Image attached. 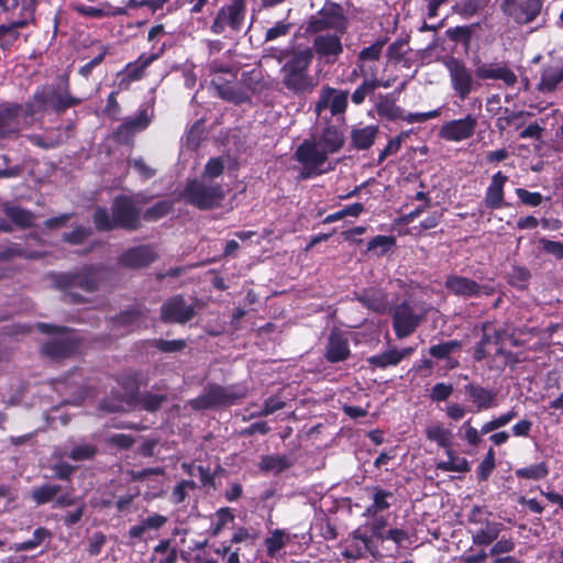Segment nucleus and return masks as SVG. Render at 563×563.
Here are the masks:
<instances>
[{"mask_svg": "<svg viewBox=\"0 0 563 563\" xmlns=\"http://www.w3.org/2000/svg\"><path fill=\"white\" fill-rule=\"evenodd\" d=\"M313 53L311 48L298 49L280 68L282 85L292 96L305 97L318 86L317 78L310 73Z\"/></svg>", "mask_w": 563, "mask_h": 563, "instance_id": "f257e3e1", "label": "nucleus"}, {"mask_svg": "<svg viewBox=\"0 0 563 563\" xmlns=\"http://www.w3.org/2000/svg\"><path fill=\"white\" fill-rule=\"evenodd\" d=\"M80 102L81 99L70 95L68 80L60 78L57 82L36 88L32 98L25 103V115L44 113L48 108L57 113H63Z\"/></svg>", "mask_w": 563, "mask_h": 563, "instance_id": "f03ea898", "label": "nucleus"}, {"mask_svg": "<svg viewBox=\"0 0 563 563\" xmlns=\"http://www.w3.org/2000/svg\"><path fill=\"white\" fill-rule=\"evenodd\" d=\"M110 214L104 208H97L93 213V222L99 231H109L114 228L136 230L140 227V209L135 200L129 196L115 197Z\"/></svg>", "mask_w": 563, "mask_h": 563, "instance_id": "7ed1b4c3", "label": "nucleus"}, {"mask_svg": "<svg viewBox=\"0 0 563 563\" xmlns=\"http://www.w3.org/2000/svg\"><path fill=\"white\" fill-rule=\"evenodd\" d=\"M124 395L119 397L114 395L112 398H106L100 402V409L107 412L128 411L135 408H141L146 411H156L165 401V396L152 393L137 395V386L134 382L119 383Z\"/></svg>", "mask_w": 563, "mask_h": 563, "instance_id": "20e7f679", "label": "nucleus"}, {"mask_svg": "<svg viewBox=\"0 0 563 563\" xmlns=\"http://www.w3.org/2000/svg\"><path fill=\"white\" fill-rule=\"evenodd\" d=\"M246 391V387L240 384L228 386L209 384L198 397L189 401V405L195 410L228 407L244 398Z\"/></svg>", "mask_w": 563, "mask_h": 563, "instance_id": "39448f33", "label": "nucleus"}, {"mask_svg": "<svg viewBox=\"0 0 563 563\" xmlns=\"http://www.w3.org/2000/svg\"><path fill=\"white\" fill-rule=\"evenodd\" d=\"M224 197L225 192L220 184L206 179L190 180L184 190L185 201L201 210L221 206Z\"/></svg>", "mask_w": 563, "mask_h": 563, "instance_id": "423d86ee", "label": "nucleus"}, {"mask_svg": "<svg viewBox=\"0 0 563 563\" xmlns=\"http://www.w3.org/2000/svg\"><path fill=\"white\" fill-rule=\"evenodd\" d=\"M37 329L44 333H56L57 336L49 340L42 347L43 354L58 360L73 354L78 347L76 334L67 329H60L48 323H38Z\"/></svg>", "mask_w": 563, "mask_h": 563, "instance_id": "0eeeda50", "label": "nucleus"}, {"mask_svg": "<svg viewBox=\"0 0 563 563\" xmlns=\"http://www.w3.org/2000/svg\"><path fill=\"white\" fill-rule=\"evenodd\" d=\"M56 287L67 289L66 300L76 302L77 298L71 292L74 288H81L85 291H93L99 285V271L93 267H85L76 273H62L53 276Z\"/></svg>", "mask_w": 563, "mask_h": 563, "instance_id": "6e6552de", "label": "nucleus"}, {"mask_svg": "<svg viewBox=\"0 0 563 563\" xmlns=\"http://www.w3.org/2000/svg\"><path fill=\"white\" fill-rule=\"evenodd\" d=\"M450 77L451 88L460 100L464 101L479 87L470 69L462 60L451 57L444 63Z\"/></svg>", "mask_w": 563, "mask_h": 563, "instance_id": "1a4fd4ad", "label": "nucleus"}, {"mask_svg": "<svg viewBox=\"0 0 563 563\" xmlns=\"http://www.w3.org/2000/svg\"><path fill=\"white\" fill-rule=\"evenodd\" d=\"M246 14L245 0H231L221 7L211 24L214 34H222L227 30L238 33L242 30Z\"/></svg>", "mask_w": 563, "mask_h": 563, "instance_id": "9d476101", "label": "nucleus"}, {"mask_svg": "<svg viewBox=\"0 0 563 563\" xmlns=\"http://www.w3.org/2000/svg\"><path fill=\"white\" fill-rule=\"evenodd\" d=\"M296 159L302 165L299 179H308L325 172L322 168L328 156L314 142L305 141L295 153Z\"/></svg>", "mask_w": 563, "mask_h": 563, "instance_id": "9b49d317", "label": "nucleus"}, {"mask_svg": "<svg viewBox=\"0 0 563 563\" xmlns=\"http://www.w3.org/2000/svg\"><path fill=\"white\" fill-rule=\"evenodd\" d=\"M424 318V310L415 303L405 301L396 306L393 312V327L397 338L410 335Z\"/></svg>", "mask_w": 563, "mask_h": 563, "instance_id": "f8f14e48", "label": "nucleus"}, {"mask_svg": "<svg viewBox=\"0 0 563 563\" xmlns=\"http://www.w3.org/2000/svg\"><path fill=\"white\" fill-rule=\"evenodd\" d=\"M347 26V16L343 9L339 4L331 3L319 11L318 16L310 21L308 29L312 33L331 30L334 33L344 34Z\"/></svg>", "mask_w": 563, "mask_h": 563, "instance_id": "ddd939ff", "label": "nucleus"}, {"mask_svg": "<svg viewBox=\"0 0 563 563\" xmlns=\"http://www.w3.org/2000/svg\"><path fill=\"white\" fill-rule=\"evenodd\" d=\"M444 286L451 294L464 298H479L492 296L495 292V288L488 284H479L474 279L456 274L449 275Z\"/></svg>", "mask_w": 563, "mask_h": 563, "instance_id": "4468645a", "label": "nucleus"}, {"mask_svg": "<svg viewBox=\"0 0 563 563\" xmlns=\"http://www.w3.org/2000/svg\"><path fill=\"white\" fill-rule=\"evenodd\" d=\"M482 508L474 506L467 517L470 523L484 525V527L472 532V543L476 547H487L497 541L504 525L499 521H492L488 519H481Z\"/></svg>", "mask_w": 563, "mask_h": 563, "instance_id": "2eb2a0df", "label": "nucleus"}, {"mask_svg": "<svg viewBox=\"0 0 563 563\" xmlns=\"http://www.w3.org/2000/svg\"><path fill=\"white\" fill-rule=\"evenodd\" d=\"M197 305H188L183 296H173L161 307V319L164 322L184 324L196 314Z\"/></svg>", "mask_w": 563, "mask_h": 563, "instance_id": "dca6fc26", "label": "nucleus"}, {"mask_svg": "<svg viewBox=\"0 0 563 563\" xmlns=\"http://www.w3.org/2000/svg\"><path fill=\"white\" fill-rule=\"evenodd\" d=\"M477 124V118L467 114L462 119L445 122L441 126L439 135L441 139L449 142H461L473 136Z\"/></svg>", "mask_w": 563, "mask_h": 563, "instance_id": "f3484780", "label": "nucleus"}, {"mask_svg": "<svg viewBox=\"0 0 563 563\" xmlns=\"http://www.w3.org/2000/svg\"><path fill=\"white\" fill-rule=\"evenodd\" d=\"M563 87V58H554L542 65L537 90L543 95L553 93Z\"/></svg>", "mask_w": 563, "mask_h": 563, "instance_id": "a211bd4d", "label": "nucleus"}, {"mask_svg": "<svg viewBox=\"0 0 563 563\" xmlns=\"http://www.w3.org/2000/svg\"><path fill=\"white\" fill-rule=\"evenodd\" d=\"M541 0H504V12L517 23L532 22L540 13Z\"/></svg>", "mask_w": 563, "mask_h": 563, "instance_id": "6ab92c4d", "label": "nucleus"}, {"mask_svg": "<svg viewBox=\"0 0 563 563\" xmlns=\"http://www.w3.org/2000/svg\"><path fill=\"white\" fill-rule=\"evenodd\" d=\"M386 43L387 38L379 37L373 44L362 48L358 52L356 65L360 70L361 77H377L378 67L376 63L380 59Z\"/></svg>", "mask_w": 563, "mask_h": 563, "instance_id": "aec40b11", "label": "nucleus"}, {"mask_svg": "<svg viewBox=\"0 0 563 563\" xmlns=\"http://www.w3.org/2000/svg\"><path fill=\"white\" fill-rule=\"evenodd\" d=\"M339 33H319L313 37V51L327 63H334L343 53V45Z\"/></svg>", "mask_w": 563, "mask_h": 563, "instance_id": "412c9836", "label": "nucleus"}, {"mask_svg": "<svg viewBox=\"0 0 563 563\" xmlns=\"http://www.w3.org/2000/svg\"><path fill=\"white\" fill-rule=\"evenodd\" d=\"M365 492L371 499V504L365 508L364 516L369 518H375L388 510L397 500L391 490L385 489L380 485L367 486Z\"/></svg>", "mask_w": 563, "mask_h": 563, "instance_id": "4be33fe9", "label": "nucleus"}, {"mask_svg": "<svg viewBox=\"0 0 563 563\" xmlns=\"http://www.w3.org/2000/svg\"><path fill=\"white\" fill-rule=\"evenodd\" d=\"M475 75L478 79L483 80H500L506 87H514L518 81V77L514 70L501 63L482 64L476 68Z\"/></svg>", "mask_w": 563, "mask_h": 563, "instance_id": "5701e85b", "label": "nucleus"}, {"mask_svg": "<svg viewBox=\"0 0 563 563\" xmlns=\"http://www.w3.org/2000/svg\"><path fill=\"white\" fill-rule=\"evenodd\" d=\"M347 91H338L334 88H323L320 98L316 104V112L318 115L325 109H330L332 115L341 114L347 107Z\"/></svg>", "mask_w": 563, "mask_h": 563, "instance_id": "b1692460", "label": "nucleus"}, {"mask_svg": "<svg viewBox=\"0 0 563 563\" xmlns=\"http://www.w3.org/2000/svg\"><path fill=\"white\" fill-rule=\"evenodd\" d=\"M465 395L477 411L492 409L498 406L497 390L471 383L464 387Z\"/></svg>", "mask_w": 563, "mask_h": 563, "instance_id": "393cba45", "label": "nucleus"}, {"mask_svg": "<svg viewBox=\"0 0 563 563\" xmlns=\"http://www.w3.org/2000/svg\"><path fill=\"white\" fill-rule=\"evenodd\" d=\"M156 260V253L150 245L131 247L119 257V264L128 268H141Z\"/></svg>", "mask_w": 563, "mask_h": 563, "instance_id": "a878e982", "label": "nucleus"}, {"mask_svg": "<svg viewBox=\"0 0 563 563\" xmlns=\"http://www.w3.org/2000/svg\"><path fill=\"white\" fill-rule=\"evenodd\" d=\"M22 106L5 103L0 106V139L15 134L21 130Z\"/></svg>", "mask_w": 563, "mask_h": 563, "instance_id": "bb28decb", "label": "nucleus"}, {"mask_svg": "<svg viewBox=\"0 0 563 563\" xmlns=\"http://www.w3.org/2000/svg\"><path fill=\"white\" fill-rule=\"evenodd\" d=\"M184 471L190 476H197L203 487H212L217 489V481L225 477L228 472L219 464L211 471L210 467L203 465H195V463H183Z\"/></svg>", "mask_w": 563, "mask_h": 563, "instance_id": "cd10ccee", "label": "nucleus"}, {"mask_svg": "<svg viewBox=\"0 0 563 563\" xmlns=\"http://www.w3.org/2000/svg\"><path fill=\"white\" fill-rule=\"evenodd\" d=\"M327 155L338 152L344 144V137L342 132L332 125L322 129L320 134L312 139Z\"/></svg>", "mask_w": 563, "mask_h": 563, "instance_id": "c85d7f7f", "label": "nucleus"}, {"mask_svg": "<svg viewBox=\"0 0 563 563\" xmlns=\"http://www.w3.org/2000/svg\"><path fill=\"white\" fill-rule=\"evenodd\" d=\"M508 181V176L501 172L493 175L490 184L485 194V205L490 209H499L504 205V187Z\"/></svg>", "mask_w": 563, "mask_h": 563, "instance_id": "c756f323", "label": "nucleus"}, {"mask_svg": "<svg viewBox=\"0 0 563 563\" xmlns=\"http://www.w3.org/2000/svg\"><path fill=\"white\" fill-rule=\"evenodd\" d=\"M167 522V518L159 514H154L148 516L146 519L142 520L139 525H135L129 529L128 536L131 540H141L146 542L150 537H146V533L150 530H159Z\"/></svg>", "mask_w": 563, "mask_h": 563, "instance_id": "7c9ffc66", "label": "nucleus"}, {"mask_svg": "<svg viewBox=\"0 0 563 563\" xmlns=\"http://www.w3.org/2000/svg\"><path fill=\"white\" fill-rule=\"evenodd\" d=\"M161 56V53H143L134 62L129 63L124 70V79L128 82L141 80L145 76L147 67Z\"/></svg>", "mask_w": 563, "mask_h": 563, "instance_id": "2f4dec72", "label": "nucleus"}, {"mask_svg": "<svg viewBox=\"0 0 563 563\" xmlns=\"http://www.w3.org/2000/svg\"><path fill=\"white\" fill-rule=\"evenodd\" d=\"M415 347H405L402 350L391 349L380 354L367 358L369 365L378 368H386L399 364L405 357L411 355Z\"/></svg>", "mask_w": 563, "mask_h": 563, "instance_id": "473e14b6", "label": "nucleus"}, {"mask_svg": "<svg viewBox=\"0 0 563 563\" xmlns=\"http://www.w3.org/2000/svg\"><path fill=\"white\" fill-rule=\"evenodd\" d=\"M424 433L429 441L437 443L438 446L444 449L449 457H452L453 434L450 429L445 428L441 422H432L426 428Z\"/></svg>", "mask_w": 563, "mask_h": 563, "instance_id": "72a5a7b5", "label": "nucleus"}, {"mask_svg": "<svg viewBox=\"0 0 563 563\" xmlns=\"http://www.w3.org/2000/svg\"><path fill=\"white\" fill-rule=\"evenodd\" d=\"M350 355L347 340L338 332H332L325 347V358L331 363L342 362Z\"/></svg>", "mask_w": 563, "mask_h": 563, "instance_id": "f704fd0d", "label": "nucleus"}, {"mask_svg": "<svg viewBox=\"0 0 563 563\" xmlns=\"http://www.w3.org/2000/svg\"><path fill=\"white\" fill-rule=\"evenodd\" d=\"M356 299L369 310L384 312L387 308L386 294L377 288L365 289L356 294Z\"/></svg>", "mask_w": 563, "mask_h": 563, "instance_id": "c9c22d12", "label": "nucleus"}, {"mask_svg": "<svg viewBox=\"0 0 563 563\" xmlns=\"http://www.w3.org/2000/svg\"><path fill=\"white\" fill-rule=\"evenodd\" d=\"M378 129L375 125H367L361 129L353 130L352 143L357 150L369 148L377 135Z\"/></svg>", "mask_w": 563, "mask_h": 563, "instance_id": "e433bc0d", "label": "nucleus"}, {"mask_svg": "<svg viewBox=\"0 0 563 563\" xmlns=\"http://www.w3.org/2000/svg\"><path fill=\"white\" fill-rule=\"evenodd\" d=\"M380 86L387 88L389 85L387 82L383 84L377 77L368 76L367 78H364L362 84L352 93V102L355 104L363 103L366 96Z\"/></svg>", "mask_w": 563, "mask_h": 563, "instance_id": "4c0bfd02", "label": "nucleus"}, {"mask_svg": "<svg viewBox=\"0 0 563 563\" xmlns=\"http://www.w3.org/2000/svg\"><path fill=\"white\" fill-rule=\"evenodd\" d=\"M212 85L217 91V95L227 101L239 104L249 100L247 93L241 88L231 85L218 84L214 80H212Z\"/></svg>", "mask_w": 563, "mask_h": 563, "instance_id": "58836bf2", "label": "nucleus"}, {"mask_svg": "<svg viewBox=\"0 0 563 563\" xmlns=\"http://www.w3.org/2000/svg\"><path fill=\"white\" fill-rule=\"evenodd\" d=\"M106 453L115 454L118 451L129 449L134 443L133 438L126 434H108L102 440Z\"/></svg>", "mask_w": 563, "mask_h": 563, "instance_id": "ea45409f", "label": "nucleus"}, {"mask_svg": "<svg viewBox=\"0 0 563 563\" xmlns=\"http://www.w3.org/2000/svg\"><path fill=\"white\" fill-rule=\"evenodd\" d=\"M60 489L59 485L44 484L32 489L31 499L37 506L48 504L55 499Z\"/></svg>", "mask_w": 563, "mask_h": 563, "instance_id": "a19ab883", "label": "nucleus"}, {"mask_svg": "<svg viewBox=\"0 0 563 563\" xmlns=\"http://www.w3.org/2000/svg\"><path fill=\"white\" fill-rule=\"evenodd\" d=\"M115 325L122 328V334L133 331L142 323V313L140 310H128L120 313L115 319Z\"/></svg>", "mask_w": 563, "mask_h": 563, "instance_id": "79ce46f5", "label": "nucleus"}, {"mask_svg": "<svg viewBox=\"0 0 563 563\" xmlns=\"http://www.w3.org/2000/svg\"><path fill=\"white\" fill-rule=\"evenodd\" d=\"M4 213L10 220L21 228L31 227L34 221L33 213L16 206L5 205Z\"/></svg>", "mask_w": 563, "mask_h": 563, "instance_id": "37998d69", "label": "nucleus"}, {"mask_svg": "<svg viewBox=\"0 0 563 563\" xmlns=\"http://www.w3.org/2000/svg\"><path fill=\"white\" fill-rule=\"evenodd\" d=\"M549 467L545 462H540L537 464H532L526 467L517 468L515 471V475L518 478L530 479V481H540L548 476Z\"/></svg>", "mask_w": 563, "mask_h": 563, "instance_id": "c03bdc74", "label": "nucleus"}, {"mask_svg": "<svg viewBox=\"0 0 563 563\" xmlns=\"http://www.w3.org/2000/svg\"><path fill=\"white\" fill-rule=\"evenodd\" d=\"M487 2L488 0H460L454 5V11L464 19H470L479 13Z\"/></svg>", "mask_w": 563, "mask_h": 563, "instance_id": "a18cd8bd", "label": "nucleus"}, {"mask_svg": "<svg viewBox=\"0 0 563 563\" xmlns=\"http://www.w3.org/2000/svg\"><path fill=\"white\" fill-rule=\"evenodd\" d=\"M8 441L14 448L15 452L23 454L32 453L36 445L34 433L10 437Z\"/></svg>", "mask_w": 563, "mask_h": 563, "instance_id": "49530a36", "label": "nucleus"}, {"mask_svg": "<svg viewBox=\"0 0 563 563\" xmlns=\"http://www.w3.org/2000/svg\"><path fill=\"white\" fill-rule=\"evenodd\" d=\"M264 544L267 555L272 559L275 558L277 552L286 545L285 532L280 529L274 530L272 534L265 539Z\"/></svg>", "mask_w": 563, "mask_h": 563, "instance_id": "de8ad7c7", "label": "nucleus"}, {"mask_svg": "<svg viewBox=\"0 0 563 563\" xmlns=\"http://www.w3.org/2000/svg\"><path fill=\"white\" fill-rule=\"evenodd\" d=\"M129 475L134 482L156 481L165 476V468L162 466L132 470Z\"/></svg>", "mask_w": 563, "mask_h": 563, "instance_id": "09e8293b", "label": "nucleus"}, {"mask_svg": "<svg viewBox=\"0 0 563 563\" xmlns=\"http://www.w3.org/2000/svg\"><path fill=\"white\" fill-rule=\"evenodd\" d=\"M292 466L291 460H261L258 467L265 475H278Z\"/></svg>", "mask_w": 563, "mask_h": 563, "instance_id": "8fccbe9b", "label": "nucleus"}, {"mask_svg": "<svg viewBox=\"0 0 563 563\" xmlns=\"http://www.w3.org/2000/svg\"><path fill=\"white\" fill-rule=\"evenodd\" d=\"M196 488L197 484L192 479H181L174 487L170 494V501L175 505L183 504L187 499L189 492Z\"/></svg>", "mask_w": 563, "mask_h": 563, "instance_id": "3c124183", "label": "nucleus"}, {"mask_svg": "<svg viewBox=\"0 0 563 563\" xmlns=\"http://www.w3.org/2000/svg\"><path fill=\"white\" fill-rule=\"evenodd\" d=\"M462 347V342L457 340H451L446 342H442L440 344L432 345L429 349V353L431 356L435 358H445L453 352L460 350Z\"/></svg>", "mask_w": 563, "mask_h": 563, "instance_id": "603ef678", "label": "nucleus"}, {"mask_svg": "<svg viewBox=\"0 0 563 563\" xmlns=\"http://www.w3.org/2000/svg\"><path fill=\"white\" fill-rule=\"evenodd\" d=\"M377 113L379 117L388 120H401L404 117V109L390 100H384L377 104Z\"/></svg>", "mask_w": 563, "mask_h": 563, "instance_id": "864d4df0", "label": "nucleus"}, {"mask_svg": "<svg viewBox=\"0 0 563 563\" xmlns=\"http://www.w3.org/2000/svg\"><path fill=\"white\" fill-rule=\"evenodd\" d=\"M151 122V117L147 110L140 111L135 117L128 118L123 122V130L132 129L134 133L143 131Z\"/></svg>", "mask_w": 563, "mask_h": 563, "instance_id": "5fc2aeb1", "label": "nucleus"}, {"mask_svg": "<svg viewBox=\"0 0 563 563\" xmlns=\"http://www.w3.org/2000/svg\"><path fill=\"white\" fill-rule=\"evenodd\" d=\"M20 32L13 30L8 24H0V48L10 51L14 43L19 40Z\"/></svg>", "mask_w": 563, "mask_h": 563, "instance_id": "6e6d98bb", "label": "nucleus"}, {"mask_svg": "<svg viewBox=\"0 0 563 563\" xmlns=\"http://www.w3.org/2000/svg\"><path fill=\"white\" fill-rule=\"evenodd\" d=\"M27 139L32 144L44 150L54 148L64 142V139L60 135H58L57 137H52L51 135L45 133L43 135L31 134L27 136Z\"/></svg>", "mask_w": 563, "mask_h": 563, "instance_id": "4d7b16f0", "label": "nucleus"}, {"mask_svg": "<svg viewBox=\"0 0 563 563\" xmlns=\"http://www.w3.org/2000/svg\"><path fill=\"white\" fill-rule=\"evenodd\" d=\"M437 470L442 472L464 473L470 470L468 460H440Z\"/></svg>", "mask_w": 563, "mask_h": 563, "instance_id": "13d9d810", "label": "nucleus"}, {"mask_svg": "<svg viewBox=\"0 0 563 563\" xmlns=\"http://www.w3.org/2000/svg\"><path fill=\"white\" fill-rule=\"evenodd\" d=\"M515 547L516 543L511 538H498L497 541L492 544V548L489 549V555L495 559L500 558V554L512 552Z\"/></svg>", "mask_w": 563, "mask_h": 563, "instance_id": "bf43d9fd", "label": "nucleus"}, {"mask_svg": "<svg viewBox=\"0 0 563 563\" xmlns=\"http://www.w3.org/2000/svg\"><path fill=\"white\" fill-rule=\"evenodd\" d=\"M459 431L461 433L462 439H464L472 446H476L482 442L479 430H477L471 424V420L465 421L460 427Z\"/></svg>", "mask_w": 563, "mask_h": 563, "instance_id": "052dcab7", "label": "nucleus"}, {"mask_svg": "<svg viewBox=\"0 0 563 563\" xmlns=\"http://www.w3.org/2000/svg\"><path fill=\"white\" fill-rule=\"evenodd\" d=\"M224 165L221 158H211L205 166L201 179L211 181L213 178L220 176L223 172Z\"/></svg>", "mask_w": 563, "mask_h": 563, "instance_id": "680f3d73", "label": "nucleus"}, {"mask_svg": "<svg viewBox=\"0 0 563 563\" xmlns=\"http://www.w3.org/2000/svg\"><path fill=\"white\" fill-rule=\"evenodd\" d=\"M372 519V522L367 523L372 536L377 540L385 541V536L387 532L386 527L388 525L387 519L378 516Z\"/></svg>", "mask_w": 563, "mask_h": 563, "instance_id": "e2e57ef3", "label": "nucleus"}, {"mask_svg": "<svg viewBox=\"0 0 563 563\" xmlns=\"http://www.w3.org/2000/svg\"><path fill=\"white\" fill-rule=\"evenodd\" d=\"M516 195L522 203L530 207H538L543 201V197L540 192H531L523 188H517Z\"/></svg>", "mask_w": 563, "mask_h": 563, "instance_id": "0e129e2a", "label": "nucleus"}, {"mask_svg": "<svg viewBox=\"0 0 563 563\" xmlns=\"http://www.w3.org/2000/svg\"><path fill=\"white\" fill-rule=\"evenodd\" d=\"M107 542V538L104 533L98 531L92 534V537L89 539L88 543V553L91 556H97L101 553L102 548L104 547Z\"/></svg>", "mask_w": 563, "mask_h": 563, "instance_id": "69168bd1", "label": "nucleus"}, {"mask_svg": "<svg viewBox=\"0 0 563 563\" xmlns=\"http://www.w3.org/2000/svg\"><path fill=\"white\" fill-rule=\"evenodd\" d=\"M256 536L251 533L245 527L235 529L230 542L231 544L245 543L252 547L255 542Z\"/></svg>", "mask_w": 563, "mask_h": 563, "instance_id": "338daca9", "label": "nucleus"}, {"mask_svg": "<svg viewBox=\"0 0 563 563\" xmlns=\"http://www.w3.org/2000/svg\"><path fill=\"white\" fill-rule=\"evenodd\" d=\"M540 244L542 246V250L545 253L553 255L556 260H563V243L562 242L551 241L548 239H541Z\"/></svg>", "mask_w": 563, "mask_h": 563, "instance_id": "774afa93", "label": "nucleus"}]
</instances>
